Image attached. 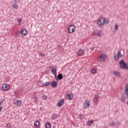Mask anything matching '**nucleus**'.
I'll return each mask as SVG.
<instances>
[{"instance_id":"obj_1","label":"nucleus","mask_w":128,"mask_h":128,"mask_svg":"<svg viewBox=\"0 0 128 128\" xmlns=\"http://www.w3.org/2000/svg\"><path fill=\"white\" fill-rule=\"evenodd\" d=\"M110 22V20L108 18H100L97 22L98 26L99 28H102L104 24H108Z\"/></svg>"},{"instance_id":"obj_2","label":"nucleus","mask_w":128,"mask_h":128,"mask_svg":"<svg viewBox=\"0 0 128 128\" xmlns=\"http://www.w3.org/2000/svg\"><path fill=\"white\" fill-rule=\"evenodd\" d=\"M106 55L104 54H101L100 56L98 58V62H104L106 59Z\"/></svg>"},{"instance_id":"obj_3","label":"nucleus","mask_w":128,"mask_h":128,"mask_svg":"<svg viewBox=\"0 0 128 128\" xmlns=\"http://www.w3.org/2000/svg\"><path fill=\"white\" fill-rule=\"evenodd\" d=\"M119 64L121 68H126V62L122 60L119 62Z\"/></svg>"},{"instance_id":"obj_4","label":"nucleus","mask_w":128,"mask_h":128,"mask_svg":"<svg viewBox=\"0 0 128 128\" xmlns=\"http://www.w3.org/2000/svg\"><path fill=\"white\" fill-rule=\"evenodd\" d=\"M74 30H76V26L74 25H70L68 28V32L70 34H72Z\"/></svg>"},{"instance_id":"obj_5","label":"nucleus","mask_w":128,"mask_h":128,"mask_svg":"<svg viewBox=\"0 0 128 128\" xmlns=\"http://www.w3.org/2000/svg\"><path fill=\"white\" fill-rule=\"evenodd\" d=\"M77 56H84V50L80 48L77 52Z\"/></svg>"},{"instance_id":"obj_6","label":"nucleus","mask_w":128,"mask_h":128,"mask_svg":"<svg viewBox=\"0 0 128 128\" xmlns=\"http://www.w3.org/2000/svg\"><path fill=\"white\" fill-rule=\"evenodd\" d=\"M119 58H122V54L120 51H118L117 54L114 56V59L116 60H118Z\"/></svg>"},{"instance_id":"obj_7","label":"nucleus","mask_w":128,"mask_h":128,"mask_svg":"<svg viewBox=\"0 0 128 128\" xmlns=\"http://www.w3.org/2000/svg\"><path fill=\"white\" fill-rule=\"evenodd\" d=\"M100 99V94H95L94 98V102H98V100Z\"/></svg>"},{"instance_id":"obj_8","label":"nucleus","mask_w":128,"mask_h":128,"mask_svg":"<svg viewBox=\"0 0 128 128\" xmlns=\"http://www.w3.org/2000/svg\"><path fill=\"white\" fill-rule=\"evenodd\" d=\"M8 88H10V85L8 84H4L2 87V90H4V92L8 90Z\"/></svg>"},{"instance_id":"obj_9","label":"nucleus","mask_w":128,"mask_h":128,"mask_svg":"<svg viewBox=\"0 0 128 128\" xmlns=\"http://www.w3.org/2000/svg\"><path fill=\"white\" fill-rule=\"evenodd\" d=\"M90 104V102L88 100H86L84 102V108H88Z\"/></svg>"},{"instance_id":"obj_10","label":"nucleus","mask_w":128,"mask_h":128,"mask_svg":"<svg viewBox=\"0 0 128 128\" xmlns=\"http://www.w3.org/2000/svg\"><path fill=\"white\" fill-rule=\"evenodd\" d=\"M64 99H62L60 100L59 102L57 104V106L60 108L62 106H64Z\"/></svg>"},{"instance_id":"obj_11","label":"nucleus","mask_w":128,"mask_h":128,"mask_svg":"<svg viewBox=\"0 0 128 128\" xmlns=\"http://www.w3.org/2000/svg\"><path fill=\"white\" fill-rule=\"evenodd\" d=\"M101 31L96 30L92 32L93 36H102V34H100Z\"/></svg>"},{"instance_id":"obj_12","label":"nucleus","mask_w":128,"mask_h":128,"mask_svg":"<svg viewBox=\"0 0 128 128\" xmlns=\"http://www.w3.org/2000/svg\"><path fill=\"white\" fill-rule=\"evenodd\" d=\"M50 86L52 88H56L58 86V82L56 81H53L50 83Z\"/></svg>"},{"instance_id":"obj_13","label":"nucleus","mask_w":128,"mask_h":128,"mask_svg":"<svg viewBox=\"0 0 128 128\" xmlns=\"http://www.w3.org/2000/svg\"><path fill=\"white\" fill-rule=\"evenodd\" d=\"M52 74H54L56 80H58V76H56V68H52Z\"/></svg>"},{"instance_id":"obj_14","label":"nucleus","mask_w":128,"mask_h":128,"mask_svg":"<svg viewBox=\"0 0 128 128\" xmlns=\"http://www.w3.org/2000/svg\"><path fill=\"white\" fill-rule=\"evenodd\" d=\"M21 34L22 36H26V34H28V31L26 29H23L21 31Z\"/></svg>"},{"instance_id":"obj_15","label":"nucleus","mask_w":128,"mask_h":128,"mask_svg":"<svg viewBox=\"0 0 128 128\" xmlns=\"http://www.w3.org/2000/svg\"><path fill=\"white\" fill-rule=\"evenodd\" d=\"M34 126H35L36 128H38V126H40V122L38 120H36L34 122Z\"/></svg>"},{"instance_id":"obj_16","label":"nucleus","mask_w":128,"mask_h":128,"mask_svg":"<svg viewBox=\"0 0 128 128\" xmlns=\"http://www.w3.org/2000/svg\"><path fill=\"white\" fill-rule=\"evenodd\" d=\"M67 98H68V100H72V98H74V94H67Z\"/></svg>"},{"instance_id":"obj_17","label":"nucleus","mask_w":128,"mask_h":128,"mask_svg":"<svg viewBox=\"0 0 128 128\" xmlns=\"http://www.w3.org/2000/svg\"><path fill=\"white\" fill-rule=\"evenodd\" d=\"M45 127L46 128H52V124L50 122H47L45 124Z\"/></svg>"},{"instance_id":"obj_18","label":"nucleus","mask_w":128,"mask_h":128,"mask_svg":"<svg viewBox=\"0 0 128 128\" xmlns=\"http://www.w3.org/2000/svg\"><path fill=\"white\" fill-rule=\"evenodd\" d=\"M16 104L18 106H22V100H17L16 102Z\"/></svg>"},{"instance_id":"obj_19","label":"nucleus","mask_w":128,"mask_h":128,"mask_svg":"<svg viewBox=\"0 0 128 128\" xmlns=\"http://www.w3.org/2000/svg\"><path fill=\"white\" fill-rule=\"evenodd\" d=\"M58 118V114H52V116H51L52 120H54Z\"/></svg>"},{"instance_id":"obj_20","label":"nucleus","mask_w":128,"mask_h":128,"mask_svg":"<svg viewBox=\"0 0 128 128\" xmlns=\"http://www.w3.org/2000/svg\"><path fill=\"white\" fill-rule=\"evenodd\" d=\"M62 80V78H64V76H62V74H59L58 75V77H57V80Z\"/></svg>"},{"instance_id":"obj_21","label":"nucleus","mask_w":128,"mask_h":128,"mask_svg":"<svg viewBox=\"0 0 128 128\" xmlns=\"http://www.w3.org/2000/svg\"><path fill=\"white\" fill-rule=\"evenodd\" d=\"M120 100L122 102H126V97H124V95L122 96Z\"/></svg>"},{"instance_id":"obj_22","label":"nucleus","mask_w":128,"mask_h":128,"mask_svg":"<svg viewBox=\"0 0 128 128\" xmlns=\"http://www.w3.org/2000/svg\"><path fill=\"white\" fill-rule=\"evenodd\" d=\"M50 82H48L44 83L42 85V86H43V87L47 86H50Z\"/></svg>"},{"instance_id":"obj_23","label":"nucleus","mask_w":128,"mask_h":128,"mask_svg":"<svg viewBox=\"0 0 128 128\" xmlns=\"http://www.w3.org/2000/svg\"><path fill=\"white\" fill-rule=\"evenodd\" d=\"M114 74L115 76H120V73L118 71H114Z\"/></svg>"},{"instance_id":"obj_24","label":"nucleus","mask_w":128,"mask_h":128,"mask_svg":"<svg viewBox=\"0 0 128 128\" xmlns=\"http://www.w3.org/2000/svg\"><path fill=\"white\" fill-rule=\"evenodd\" d=\"M94 124V121L92 120H89L87 122V125L88 126H92V124Z\"/></svg>"},{"instance_id":"obj_25","label":"nucleus","mask_w":128,"mask_h":128,"mask_svg":"<svg viewBox=\"0 0 128 128\" xmlns=\"http://www.w3.org/2000/svg\"><path fill=\"white\" fill-rule=\"evenodd\" d=\"M34 102L35 104H38V98L37 96H35L34 98Z\"/></svg>"},{"instance_id":"obj_26","label":"nucleus","mask_w":128,"mask_h":128,"mask_svg":"<svg viewBox=\"0 0 128 128\" xmlns=\"http://www.w3.org/2000/svg\"><path fill=\"white\" fill-rule=\"evenodd\" d=\"M14 94L16 98H18L19 94L18 92V91L14 90Z\"/></svg>"},{"instance_id":"obj_27","label":"nucleus","mask_w":128,"mask_h":128,"mask_svg":"<svg viewBox=\"0 0 128 128\" xmlns=\"http://www.w3.org/2000/svg\"><path fill=\"white\" fill-rule=\"evenodd\" d=\"M12 8H18V4H12Z\"/></svg>"},{"instance_id":"obj_28","label":"nucleus","mask_w":128,"mask_h":128,"mask_svg":"<svg viewBox=\"0 0 128 128\" xmlns=\"http://www.w3.org/2000/svg\"><path fill=\"white\" fill-rule=\"evenodd\" d=\"M42 100H48V96L43 94L42 96Z\"/></svg>"},{"instance_id":"obj_29","label":"nucleus","mask_w":128,"mask_h":128,"mask_svg":"<svg viewBox=\"0 0 128 128\" xmlns=\"http://www.w3.org/2000/svg\"><path fill=\"white\" fill-rule=\"evenodd\" d=\"M84 118V114H81L80 116V120H82Z\"/></svg>"},{"instance_id":"obj_30","label":"nucleus","mask_w":128,"mask_h":128,"mask_svg":"<svg viewBox=\"0 0 128 128\" xmlns=\"http://www.w3.org/2000/svg\"><path fill=\"white\" fill-rule=\"evenodd\" d=\"M118 30V24H115V30Z\"/></svg>"},{"instance_id":"obj_31","label":"nucleus","mask_w":128,"mask_h":128,"mask_svg":"<svg viewBox=\"0 0 128 128\" xmlns=\"http://www.w3.org/2000/svg\"><path fill=\"white\" fill-rule=\"evenodd\" d=\"M11 125H10V123H8L7 124H6V128H11Z\"/></svg>"},{"instance_id":"obj_32","label":"nucleus","mask_w":128,"mask_h":128,"mask_svg":"<svg viewBox=\"0 0 128 128\" xmlns=\"http://www.w3.org/2000/svg\"><path fill=\"white\" fill-rule=\"evenodd\" d=\"M39 56H44V53H42V52H40L39 54Z\"/></svg>"},{"instance_id":"obj_33","label":"nucleus","mask_w":128,"mask_h":128,"mask_svg":"<svg viewBox=\"0 0 128 128\" xmlns=\"http://www.w3.org/2000/svg\"><path fill=\"white\" fill-rule=\"evenodd\" d=\"M18 22H22V19L21 18H18Z\"/></svg>"},{"instance_id":"obj_34","label":"nucleus","mask_w":128,"mask_h":128,"mask_svg":"<svg viewBox=\"0 0 128 128\" xmlns=\"http://www.w3.org/2000/svg\"><path fill=\"white\" fill-rule=\"evenodd\" d=\"M92 74H96V70L95 69H92Z\"/></svg>"},{"instance_id":"obj_35","label":"nucleus","mask_w":128,"mask_h":128,"mask_svg":"<svg viewBox=\"0 0 128 128\" xmlns=\"http://www.w3.org/2000/svg\"><path fill=\"white\" fill-rule=\"evenodd\" d=\"M110 126H114V122H112V124H110Z\"/></svg>"},{"instance_id":"obj_36","label":"nucleus","mask_w":128,"mask_h":128,"mask_svg":"<svg viewBox=\"0 0 128 128\" xmlns=\"http://www.w3.org/2000/svg\"><path fill=\"white\" fill-rule=\"evenodd\" d=\"M2 102H4V100H2L1 102H0V106H2Z\"/></svg>"},{"instance_id":"obj_37","label":"nucleus","mask_w":128,"mask_h":128,"mask_svg":"<svg viewBox=\"0 0 128 128\" xmlns=\"http://www.w3.org/2000/svg\"><path fill=\"white\" fill-rule=\"evenodd\" d=\"M14 2H20V0H14Z\"/></svg>"},{"instance_id":"obj_38","label":"nucleus","mask_w":128,"mask_h":128,"mask_svg":"<svg viewBox=\"0 0 128 128\" xmlns=\"http://www.w3.org/2000/svg\"><path fill=\"white\" fill-rule=\"evenodd\" d=\"M2 106H0V112H2Z\"/></svg>"},{"instance_id":"obj_39","label":"nucleus","mask_w":128,"mask_h":128,"mask_svg":"<svg viewBox=\"0 0 128 128\" xmlns=\"http://www.w3.org/2000/svg\"><path fill=\"white\" fill-rule=\"evenodd\" d=\"M94 50V48H91V51L92 52V50Z\"/></svg>"},{"instance_id":"obj_40","label":"nucleus","mask_w":128,"mask_h":128,"mask_svg":"<svg viewBox=\"0 0 128 128\" xmlns=\"http://www.w3.org/2000/svg\"><path fill=\"white\" fill-rule=\"evenodd\" d=\"M118 124H120V122H118Z\"/></svg>"},{"instance_id":"obj_41","label":"nucleus","mask_w":128,"mask_h":128,"mask_svg":"<svg viewBox=\"0 0 128 128\" xmlns=\"http://www.w3.org/2000/svg\"><path fill=\"white\" fill-rule=\"evenodd\" d=\"M53 128H56V126H53Z\"/></svg>"}]
</instances>
